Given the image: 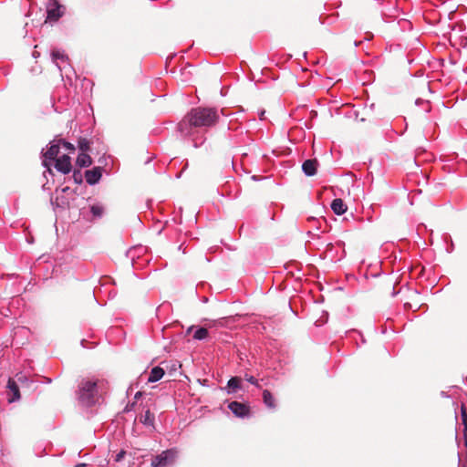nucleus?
<instances>
[{"label":"nucleus","mask_w":467,"mask_h":467,"mask_svg":"<svg viewBox=\"0 0 467 467\" xmlns=\"http://www.w3.org/2000/svg\"><path fill=\"white\" fill-rule=\"evenodd\" d=\"M92 163L90 156L87 152H80L77 158V164L79 167H88Z\"/></svg>","instance_id":"2eb2a0df"},{"label":"nucleus","mask_w":467,"mask_h":467,"mask_svg":"<svg viewBox=\"0 0 467 467\" xmlns=\"http://www.w3.org/2000/svg\"><path fill=\"white\" fill-rule=\"evenodd\" d=\"M78 148L80 152H88L89 150V141L85 138H81L78 140Z\"/></svg>","instance_id":"412c9836"},{"label":"nucleus","mask_w":467,"mask_h":467,"mask_svg":"<svg viewBox=\"0 0 467 467\" xmlns=\"http://www.w3.org/2000/svg\"><path fill=\"white\" fill-rule=\"evenodd\" d=\"M246 379H247V381H249L251 384L255 385V384L257 383V379H256L254 377H253V376H250V377L246 378Z\"/></svg>","instance_id":"a878e982"},{"label":"nucleus","mask_w":467,"mask_h":467,"mask_svg":"<svg viewBox=\"0 0 467 467\" xmlns=\"http://www.w3.org/2000/svg\"><path fill=\"white\" fill-rule=\"evenodd\" d=\"M208 330L205 327H197L192 335L195 340H203L208 337Z\"/></svg>","instance_id":"a211bd4d"},{"label":"nucleus","mask_w":467,"mask_h":467,"mask_svg":"<svg viewBox=\"0 0 467 467\" xmlns=\"http://www.w3.org/2000/svg\"><path fill=\"white\" fill-rule=\"evenodd\" d=\"M75 467H86V464L85 463H78V464L75 465Z\"/></svg>","instance_id":"c85d7f7f"},{"label":"nucleus","mask_w":467,"mask_h":467,"mask_svg":"<svg viewBox=\"0 0 467 467\" xmlns=\"http://www.w3.org/2000/svg\"><path fill=\"white\" fill-rule=\"evenodd\" d=\"M228 409L238 418H247L250 416V408L246 404L232 401L228 404Z\"/></svg>","instance_id":"0eeeda50"},{"label":"nucleus","mask_w":467,"mask_h":467,"mask_svg":"<svg viewBox=\"0 0 467 467\" xmlns=\"http://www.w3.org/2000/svg\"><path fill=\"white\" fill-rule=\"evenodd\" d=\"M308 221L309 222H313L315 223V227L317 230H321L322 229V225L325 224L326 225V221L324 218H319V219H317V218H314V217H310L308 218Z\"/></svg>","instance_id":"4be33fe9"},{"label":"nucleus","mask_w":467,"mask_h":467,"mask_svg":"<svg viewBox=\"0 0 467 467\" xmlns=\"http://www.w3.org/2000/svg\"><path fill=\"white\" fill-rule=\"evenodd\" d=\"M61 147L65 150V154H71L75 152V146L71 144L70 142H67L66 140H61L60 141Z\"/></svg>","instance_id":"aec40b11"},{"label":"nucleus","mask_w":467,"mask_h":467,"mask_svg":"<svg viewBox=\"0 0 467 467\" xmlns=\"http://www.w3.org/2000/svg\"><path fill=\"white\" fill-rule=\"evenodd\" d=\"M92 215L96 218H100L103 215L104 208L100 204H94L90 207Z\"/></svg>","instance_id":"6ab92c4d"},{"label":"nucleus","mask_w":467,"mask_h":467,"mask_svg":"<svg viewBox=\"0 0 467 467\" xmlns=\"http://www.w3.org/2000/svg\"><path fill=\"white\" fill-rule=\"evenodd\" d=\"M102 392L103 381L83 379L78 386L77 399L82 406L91 407L99 402Z\"/></svg>","instance_id":"f03ea898"},{"label":"nucleus","mask_w":467,"mask_h":467,"mask_svg":"<svg viewBox=\"0 0 467 467\" xmlns=\"http://www.w3.org/2000/svg\"><path fill=\"white\" fill-rule=\"evenodd\" d=\"M265 110H261V111L259 112V118H260V119H264V118H265Z\"/></svg>","instance_id":"bb28decb"},{"label":"nucleus","mask_w":467,"mask_h":467,"mask_svg":"<svg viewBox=\"0 0 467 467\" xmlns=\"http://www.w3.org/2000/svg\"><path fill=\"white\" fill-rule=\"evenodd\" d=\"M55 168L57 171L67 174L71 171L72 165L70 157L67 154H62L60 157L56 159L55 161Z\"/></svg>","instance_id":"6e6552de"},{"label":"nucleus","mask_w":467,"mask_h":467,"mask_svg":"<svg viewBox=\"0 0 467 467\" xmlns=\"http://www.w3.org/2000/svg\"><path fill=\"white\" fill-rule=\"evenodd\" d=\"M194 328H195V327H194V326L190 327L187 329V333H188V334H189V333H191Z\"/></svg>","instance_id":"cd10ccee"},{"label":"nucleus","mask_w":467,"mask_h":467,"mask_svg":"<svg viewBox=\"0 0 467 467\" xmlns=\"http://www.w3.org/2000/svg\"><path fill=\"white\" fill-rule=\"evenodd\" d=\"M51 56L54 63L61 72V75H63V71L67 72V70L70 68V66L67 63L68 57L63 50L54 49Z\"/></svg>","instance_id":"423d86ee"},{"label":"nucleus","mask_w":467,"mask_h":467,"mask_svg":"<svg viewBox=\"0 0 467 467\" xmlns=\"http://www.w3.org/2000/svg\"><path fill=\"white\" fill-rule=\"evenodd\" d=\"M65 13V6L60 5L57 0H49L47 4V19L51 22H57Z\"/></svg>","instance_id":"39448f33"},{"label":"nucleus","mask_w":467,"mask_h":467,"mask_svg":"<svg viewBox=\"0 0 467 467\" xmlns=\"http://www.w3.org/2000/svg\"><path fill=\"white\" fill-rule=\"evenodd\" d=\"M241 379L238 377L231 378L226 386L227 393L232 394L241 389Z\"/></svg>","instance_id":"f8f14e48"},{"label":"nucleus","mask_w":467,"mask_h":467,"mask_svg":"<svg viewBox=\"0 0 467 467\" xmlns=\"http://www.w3.org/2000/svg\"><path fill=\"white\" fill-rule=\"evenodd\" d=\"M140 393L137 392L136 395H135V398H140Z\"/></svg>","instance_id":"c756f323"},{"label":"nucleus","mask_w":467,"mask_h":467,"mask_svg":"<svg viewBox=\"0 0 467 467\" xmlns=\"http://www.w3.org/2000/svg\"><path fill=\"white\" fill-rule=\"evenodd\" d=\"M317 161L316 160H306L302 164V170L306 176H313L317 172Z\"/></svg>","instance_id":"9b49d317"},{"label":"nucleus","mask_w":467,"mask_h":467,"mask_svg":"<svg viewBox=\"0 0 467 467\" xmlns=\"http://www.w3.org/2000/svg\"><path fill=\"white\" fill-rule=\"evenodd\" d=\"M7 389H8V392H7V400H8V402L12 403V402H15L16 400H18L20 399V392H19V389H18V386L16 385V381L14 379H9L8 382H7Z\"/></svg>","instance_id":"9d476101"},{"label":"nucleus","mask_w":467,"mask_h":467,"mask_svg":"<svg viewBox=\"0 0 467 467\" xmlns=\"http://www.w3.org/2000/svg\"><path fill=\"white\" fill-rule=\"evenodd\" d=\"M177 457H178L177 449H175V448L168 449L152 458L151 466L152 467H168L175 462Z\"/></svg>","instance_id":"20e7f679"},{"label":"nucleus","mask_w":467,"mask_h":467,"mask_svg":"<svg viewBox=\"0 0 467 467\" xmlns=\"http://www.w3.org/2000/svg\"><path fill=\"white\" fill-rule=\"evenodd\" d=\"M263 400H264L265 404L268 408L274 409L275 407V399L269 390L265 389L263 391Z\"/></svg>","instance_id":"f3484780"},{"label":"nucleus","mask_w":467,"mask_h":467,"mask_svg":"<svg viewBox=\"0 0 467 467\" xmlns=\"http://www.w3.org/2000/svg\"><path fill=\"white\" fill-rule=\"evenodd\" d=\"M331 209L336 214L341 215L346 213L347 205L341 199H335L331 203Z\"/></svg>","instance_id":"ddd939ff"},{"label":"nucleus","mask_w":467,"mask_h":467,"mask_svg":"<svg viewBox=\"0 0 467 467\" xmlns=\"http://www.w3.org/2000/svg\"><path fill=\"white\" fill-rule=\"evenodd\" d=\"M125 453H126V452H125L124 451H120L116 455L115 461H116V462H120V461L123 459V457H124Z\"/></svg>","instance_id":"393cba45"},{"label":"nucleus","mask_w":467,"mask_h":467,"mask_svg":"<svg viewBox=\"0 0 467 467\" xmlns=\"http://www.w3.org/2000/svg\"><path fill=\"white\" fill-rule=\"evenodd\" d=\"M140 421L143 425L152 426L154 422V416L150 413V410H147L142 415H140Z\"/></svg>","instance_id":"dca6fc26"},{"label":"nucleus","mask_w":467,"mask_h":467,"mask_svg":"<svg viewBox=\"0 0 467 467\" xmlns=\"http://www.w3.org/2000/svg\"><path fill=\"white\" fill-rule=\"evenodd\" d=\"M60 141L61 140H54L51 141L48 150L43 153L42 164L46 168V171H44L45 176L47 173H49L50 175L53 174L51 162L58 158L57 156L61 148Z\"/></svg>","instance_id":"7ed1b4c3"},{"label":"nucleus","mask_w":467,"mask_h":467,"mask_svg":"<svg viewBox=\"0 0 467 467\" xmlns=\"http://www.w3.org/2000/svg\"><path fill=\"white\" fill-rule=\"evenodd\" d=\"M164 375V370L161 367H154L150 373L148 378L149 382H157L159 381Z\"/></svg>","instance_id":"4468645a"},{"label":"nucleus","mask_w":467,"mask_h":467,"mask_svg":"<svg viewBox=\"0 0 467 467\" xmlns=\"http://www.w3.org/2000/svg\"><path fill=\"white\" fill-rule=\"evenodd\" d=\"M218 110L214 108L197 107L192 109L183 122L180 123V130L183 132V125L187 121L191 127L211 128L219 120Z\"/></svg>","instance_id":"f257e3e1"},{"label":"nucleus","mask_w":467,"mask_h":467,"mask_svg":"<svg viewBox=\"0 0 467 467\" xmlns=\"http://www.w3.org/2000/svg\"><path fill=\"white\" fill-rule=\"evenodd\" d=\"M198 145H199V144L195 141V142H194V146H195V147H198Z\"/></svg>","instance_id":"2f4dec72"},{"label":"nucleus","mask_w":467,"mask_h":467,"mask_svg":"<svg viewBox=\"0 0 467 467\" xmlns=\"http://www.w3.org/2000/svg\"><path fill=\"white\" fill-rule=\"evenodd\" d=\"M462 420L464 425V432L467 431V414L464 409H462Z\"/></svg>","instance_id":"5701e85b"},{"label":"nucleus","mask_w":467,"mask_h":467,"mask_svg":"<svg viewBox=\"0 0 467 467\" xmlns=\"http://www.w3.org/2000/svg\"><path fill=\"white\" fill-rule=\"evenodd\" d=\"M140 393L137 392L136 395H135V398H140Z\"/></svg>","instance_id":"7c9ffc66"},{"label":"nucleus","mask_w":467,"mask_h":467,"mask_svg":"<svg viewBox=\"0 0 467 467\" xmlns=\"http://www.w3.org/2000/svg\"><path fill=\"white\" fill-rule=\"evenodd\" d=\"M102 176V168L94 167L91 170L86 171L85 178L89 185H95L99 182Z\"/></svg>","instance_id":"1a4fd4ad"},{"label":"nucleus","mask_w":467,"mask_h":467,"mask_svg":"<svg viewBox=\"0 0 467 467\" xmlns=\"http://www.w3.org/2000/svg\"><path fill=\"white\" fill-rule=\"evenodd\" d=\"M73 178L77 183H80L82 182V176H81L80 172L75 171L73 174Z\"/></svg>","instance_id":"b1692460"}]
</instances>
